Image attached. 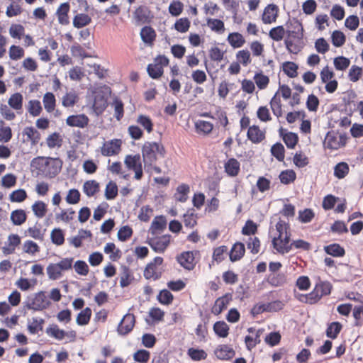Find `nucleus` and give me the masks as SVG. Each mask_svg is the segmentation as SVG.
I'll list each match as a JSON object with an SVG mask.
<instances>
[{"label":"nucleus","mask_w":363,"mask_h":363,"mask_svg":"<svg viewBox=\"0 0 363 363\" xmlns=\"http://www.w3.org/2000/svg\"><path fill=\"white\" fill-rule=\"evenodd\" d=\"M158 155L161 157H164L165 149L164 146L157 142H145L142 148V156L145 172H152V164L157 161Z\"/></svg>","instance_id":"obj_1"},{"label":"nucleus","mask_w":363,"mask_h":363,"mask_svg":"<svg viewBox=\"0 0 363 363\" xmlns=\"http://www.w3.org/2000/svg\"><path fill=\"white\" fill-rule=\"evenodd\" d=\"M298 31L287 30L288 38L285 39L284 43L287 50L292 54H298L303 48V27L301 23L297 22Z\"/></svg>","instance_id":"obj_2"},{"label":"nucleus","mask_w":363,"mask_h":363,"mask_svg":"<svg viewBox=\"0 0 363 363\" xmlns=\"http://www.w3.org/2000/svg\"><path fill=\"white\" fill-rule=\"evenodd\" d=\"M24 303L28 309L40 311L48 308L51 302L49 301L44 291H40L35 294L30 301L25 302Z\"/></svg>","instance_id":"obj_3"},{"label":"nucleus","mask_w":363,"mask_h":363,"mask_svg":"<svg viewBox=\"0 0 363 363\" xmlns=\"http://www.w3.org/2000/svg\"><path fill=\"white\" fill-rule=\"evenodd\" d=\"M62 164L63 162L59 157H47L43 176L49 179L55 178L61 172Z\"/></svg>","instance_id":"obj_4"},{"label":"nucleus","mask_w":363,"mask_h":363,"mask_svg":"<svg viewBox=\"0 0 363 363\" xmlns=\"http://www.w3.org/2000/svg\"><path fill=\"white\" fill-rule=\"evenodd\" d=\"M133 17L138 24H148L152 21L153 15L147 6L142 5L133 12Z\"/></svg>","instance_id":"obj_5"},{"label":"nucleus","mask_w":363,"mask_h":363,"mask_svg":"<svg viewBox=\"0 0 363 363\" xmlns=\"http://www.w3.org/2000/svg\"><path fill=\"white\" fill-rule=\"evenodd\" d=\"M135 323V318L133 314L127 313L125 314L122 320L120 321L117 332L121 335H126L130 333Z\"/></svg>","instance_id":"obj_6"},{"label":"nucleus","mask_w":363,"mask_h":363,"mask_svg":"<svg viewBox=\"0 0 363 363\" xmlns=\"http://www.w3.org/2000/svg\"><path fill=\"white\" fill-rule=\"evenodd\" d=\"M290 237L291 233L288 231H286L284 238H281V240L273 238V247L281 254L289 253L291 250V243L289 244Z\"/></svg>","instance_id":"obj_7"},{"label":"nucleus","mask_w":363,"mask_h":363,"mask_svg":"<svg viewBox=\"0 0 363 363\" xmlns=\"http://www.w3.org/2000/svg\"><path fill=\"white\" fill-rule=\"evenodd\" d=\"M195 257L192 251H186L177 257V262L186 270H192L195 267Z\"/></svg>","instance_id":"obj_8"},{"label":"nucleus","mask_w":363,"mask_h":363,"mask_svg":"<svg viewBox=\"0 0 363 363\" xmlns=\"http://www.w3.org/2000/svg\"><path fill=\"white\" fill-rule=\"evenodd\" d=\"M170 242V235H166L159 239H151L148 241L151 248L157 253H163Z\"/></svg>","instance_id":"obj_9"},{"label":"nucleus","mask_w":363,"mask_h":363,"mask_svg":"<svg viewBox=\"0 0 363 363\" xmlns=\"http://www.w3.org/2000/svg\"><path fill=\"white\" fill-rule=\"evenodd\" d=\"M89 119L85 114L71 115L67 117L66 123L71 127L84 128L87 126Z\"/></svg>","instance_id":"obj_10"},{"label":"nucleus","mask_w":363,"mask_h":363,"mask_svg":"<svg viewBox=\"0 0 363 363\" xmlns=\"http://www.w3.org/2000/svg\"><path fill=\"white\" fill-rule=\"evenodd\" d=\"M231 300L232 294L230 293H227L223 296L218 298L212 308V313L216 315L220 314L227 308Z\"/></svg>","instance_id":"obj_11"},{"label":"nucleus","mask_w":363,"mask_h":363,"mask_svg":"<svg viewBox=\"0 0 363 363\" xmlns=\"http://www.w3.org/2000/svg\"><path fill=\"white\" fill-rule=\"evenodd\" d=\"M278 6L271 4L267 5L263 12L262 21L264 24H270L276 21L278 12Z\"/></svg>","instance_id":"obj_12"},{"label":"nucleus","mask_w":363,"mask_h":363,"mask_svg":"<svg viewBox=\"0 0 363 363\" xmlns=\"http://www.w3.org/2000/svg\"><path fill=\"white\" fill-rule=\"evenodd\" d=\"M247 137L252 143L258 144L265 138V133L259 129L258 125H253L248 128Z\"/></svg>","instance_id":"obj_13"},{"label":"nucleus","mask_w":363,"mask_h":363,"mask_svg":"<svg viewBox=\"0 0 363 363\" xmlns=\"http://www.w3.org/2000/svg\"><path fill=\"white\" fill-rule=\"evenodd\" d=\"M121 140L118 139L111 140L108 145H104L101 148V154L104 156H111L118 154L121 150Z\"/></svg>","instance_id":"obj_14"},{"label":"nucleus","mask_w":363,"mask_h":363,"mask_svg":"<svg viewBox=\"0 0 363 363\" xmlns=\"http://www.w3.org/2000/svg\"><path fill=\"white\" fill-rule=\"evenodd\" d=\"M338 133L333 130L328 131L325 137L323 145L325 148L330 150H337L340 148V145L337 140Z\"/></svg>","instance_id":"obj_15"},{"label":"nucleus","mask_w":363,"mask_h":363,"mask_svg":"<svg viewBox=\"0 0 363 363\" xmlns=\"http://www.w3.org/2000/svg\"><path fill=\"white\" fill-rule=\"evenodd\" d=\"M108 106L107 97L97 93L94 99L93 108L97 114L102 113Z\"/></svg>","instance_id":"obj_16"},{"label":"nucleus","mask_w":363,"mask_h":363,"mask_svg":"<svg viewBox=\"0 0 363 363\" xmlns=\"http://www.w3.org/2000/svg\"><path fill=\"white\" fill-rule=\"evenodd\" d=\"M245 252V248L243 243L240 242L235 243L229 255L230 261L235 262L240 260L244 256Z\"/></svg>","instance_id":"obj_17"},{"label":"nucleus","mask_w":363,"mask_h":363,"mask_svg":"<svg viewBox=\"0 0 363 363\" xmlns=\"http://www.w3.org/2000/svg\"><path fill=\"white\" fill-rule=\"evenodd\" d=\"M215 354L220 359L228 360L235 356V352L233 349L228 345H223L216 350Z\"/></svg>","instance_id":"obj_18"},{"label":"nucleus","mask_w":363,"mask_h":363,"mask_svg":"<svg viewBox=\"0 0 363 363\" xmlns=\"http://www.w3.org/2000/svg\"><path fill=\"white\" fill-rule=\"evenodd\" d=\"M142 40L147 45H152L156 38L155 30L149 26H144L140 31Z\"/></svg>","instance_id":"obj_19"},{"label":"nucleus","mask_w":363,"mask_h":363,"mask_svg":"<svg viewBox=\"0 0 363 363\" xmlns=\"http://www.w3.org/2000/svg\"><path fill=\"white\" fill-rule=\"evenodd\" d=\"M189 192V186L186 184H181L177 187L176 192L174 194V198L179 202L184 203L188 199V194Z\"/></svg>","instance_id":"obj_20"},{"label":"nucleus","mask_w":363,"mask_h":363,"mask_svg":"<svg viewBox=\"0 0 363 363\" xmlns=\"http://www.w3.org/2000/svg\"><path fill=\"white\" fill-rule=\"evenodd\" d=\"M324 251L335 257H342L345 255V250L338 243H333L324 247Z\"/></svg>","instance_id":"obj_21"},{"label":"nucleus","mask_w":363,"mask_h":363,"mask_svg":"<svg viewBox=\"0 0 363 363\" xmlns=\"http://www.w3.org/2000/svg\"><path fill=\"white\" fill-rule=\"evenodd\" d=\"M240 162L235 158L229 159L225 163V171L230 177H235L240 172Z\"/></svg>","instance_id":"obj_22"},{"label":"nucleus","mask_w":363,"mask_h":363,"mask_svg":"<svg viewBox=\"0 0 363 363\" xmlns=\"http://www.w3.org/2000/svg\"><path fill=\"white\" fill-rule=\"evenodd\" d=\"M213 329L215 334L219 337L225 338L229 334V326L223 320L216 321L213 324Z\"/></svg>","instance_id":"obj_23"},{"label":"nucleus","mask_w":363,"mask_h":363,"mask_svg":"<svg viewBox=\"0 0 363 363\" xmlns=\"http://www.w3.org/2000/svg\"><path fill=\"white\" fill-rule=\"evenodd\" d=\"M99 191V184L95 180H88L83 184V191L88 196H94Z\"/></svg>","instance_id":"obj_24"},{"label":"nucleus","mask_w":363,"mask_h":363,"mask_svg":"<svg viewBox=\"0 0 363 363\" xmlns=\"http://www.w3.org/2000/svg\"><path fill=\"white\" fill-rule=\"evenodd\" d=\"M133 279V277L130 268L125 265L121 266L120 286L125 288L131 284Z\"/></svg>","instance_id":"obj_25"},{"label":"nucleus","mask_w":363,"mask_h":363,"mask_svg":"<svg viewBox=\"0 0 363 363\" xmlns=\"http://www.w3.org/2000/svg\"><path fill=\"white\" fill-rule=\"evenodd\" d=\"M91 22V18L86 13H78L73 18V26L77 28H82Z\"/></svg>","instance_id":"obj_26"},{"label":"nucleus","mask_w":363,"mask_h":363,"mask_svg":"<svg viewBox=\"0 0 363 363\" xmlns=\"http://www.w3.org/2000/svg\"><path fill=\"white\" fill-rule=\"evenodd\" d=\"M23 135L27 136L28 140H30L33 145H37L40 139V133L33 127L25 128Z\"/></svg>","instance_id":"obj_27"},{"label":"nucleus","mask_w":363,"mask_h":363,"mask_svg":"<svg viewBox=\"0 0 363 363\" xmlns=\"http://www.w3.org/2000/svg\"><path fill=\"white\" fill-rule=\"evenodd\" d=\"M167 226V219L164 216H156L152 222L151 224V233L152 235L155 234V230L162 231L166 228Z\"/></svg>","instance_id":"obj_28"},{"label":"nucleus","mask_w":363,"mask_h":363,"mask_svg":"<svg viewBox=\"0 0 363 363\" xmlns=\"http://www.w3.org/2000/svg\"><path fill=\"white\" fill-rule=\"evenodd\" d=\"M45 332L49 336L52 337L57 340H62L67 334V332L64 330L60 329L58 325L55 324L50 325L47 328Z\"/></svg>","instance_id":"obj_29"},{"label":"nucleus","mask_w":363,"mask_h":363,"mask_svg":"<svg viewBox=\"0 0 363 363\" xmlns=\"http://www.w3.org/2000/svg\"><path fill=\"white\" fill-rule=\"evenodd\" d=\"M227 40L233 48L242 47L245 42L243 36L240 33L236 32L230 33Z\"/></svg>","instance_id":"obj_30"},{"label":"nucleus","mask_w":363,"mask_h":363,"mask_svg":"<svg viewBox=\"0 0 363 363\" xmlns=\"http://www.w3.org/2000/svg\"><path fill=\"white\" fill-rule=\"evenodd\" d=\"M342 324L339 322H332L326 329V336L331 339H335L342 330Z\"/></svg>","instance_id":"obj_31"},{"label":"nucleus","mask_w":363,"mask_h":363,"mask_svg":"<svg viewBox=\"0 0 363 363\" xmlns=\"http://www.w3.org/2000/svg\"><path fill=\"white\" fill-rule=\"evenodd\" d=\"M47 157H37L33 158L30 162V167L38 171V175H43L44 169L45 168Z\"/></svg>","instance_id":"obj_32"},{"label":"nucleus","mask_w":363,"mask_h":363,"mask_svg":"<svg viewBox=\"0 0 363 363\" xmlns=\"http://www.w3.org/2000/svg\"><path fill=\"white\" fill-rule=\"evenodd\" d=\"M26 212L22 209L14 210L11 213V220L15 225H21L26 220Z\"/></svg>","instance_id":"obj_33"},{"label":"nucleus","mask_w":363,"mask_h":363,"mask_svg":"<svg viewBox=\"0 0 363 363\" xmlns=\"http://www.w3.org/2000/svg\"><path fill=\"white\" fill-rule=\"evenodd\" d=\"M286 276L283 273L269 274L267 277V282L272 286H280L286 282Z\"/></svg>","instance_id":"obj_34"},{"label":"nucleus","mask_w":363,"mask_h":363,"mask_svg":"<svg viewBox=\"0 0 363 363\" xmlns=\"http://www.w3.org/2000/svg\"><path fill=\"white\" fill-rule=\"evenodd\" d=\"M124 163L128 169L133 170L137 167L141 166L140 155L137 154L135 155H128L125 157Z\"/></svg>","instance_id":"obj_35"},{"label":"nucleus","mask_w":363,"mask_h":363,"mask_svg":"<svg viewBox=\"0 0 363 363\" xmlns=\"http://www.w3.org/2000/svg\"><path fill=\"white\" fill-rule=\"evenodd\" d=\"M43 104L45 109L51 113L54 111L56 104L55 95L52 92H47L43 96Z\"/></svg>","instance_id":"obj_36"},{"label":"nucleus","mask_w":363,"mask_h":363,"mask_svg":"<svg viewBox=\"0 0 363 363\" xmlns=\"http://www.w3.org/2000/svg\"><path fill=\"white\" fill-rule=\"evenodd\" d=\"M187 354L194 361L206 359L207 353L202 349L191 347L187 350Z\"/></svg>","instance_id":"obj_37"},{"label":"nucleus","mask_w":363,"mask_h":363,"mask_svg":"<svg viewBox=\"0 0 363 363\" xmlns=\"http://www.w3.org/2000/svg\"><path fill=\"white\" fill-rule=\"evenodd\" d=\"M349 165L345 162L337 163L334 167V175L338 179H343L349 172Z\"/></svg>","instance_id":"obj_38"},{"label":"nucleus","mask_w":363,"mask_h":363,"mask_svg":"<svg viewBox=\"0 0 363 363\" xmlns=\"http://www.w3.org/2000/svg\"><path fill=\"white\" fill-rule=\"evenodd\" d=\"M271 154L278 161L282 162L284 159L285 149L281 143H276L271 147Z\"/></svg>","instance_id":"obj_39"},{"label":"nucleus","mask_w":363,"mask_h":363,"mask_svg":"<svg viewBox=\"0 0 363 363\" xmlns=\"http://www.w3.org/2000/svg\"><path fill=\"white\" fill-rule=\"evenodd\" d=\"M91 316V310L90 308L86 307L81 312L79 313L77 317V323L79 325H87Z\"/></svg>","instance_id":"obj_40"},{"label":"nucleus","mask_w":363,"mask_h":363,"mask_svg":"<svg viewBox=\"0 0 363 363\" xmlns=\"http://www.w3.org/2000/svg\"><path fill=\"white\" fill-rule=\"evenodd\" d=\"M279 178L282 184H289L295 181L296 174L294 170L286 169L281 172Z\"/></svg>","instance_id":"obj_41"},{"label":"nucleus","mask_w":363,"mask_h":363,"mask_svg":"<svg viewBox=\"0 0 363 363\" xmlns=\"http://www.w3.org/2000/svg\"><path fill=\"white\" fill-rule=\"evenodd\" d=\"M207 26L214 32L223 33L225 30V26L223 21L216 18H208Z\"/></svg>","instance_id":"obj_42"},{"label":"nucleus","mask_w":363,"mask_h":363,"mask_svg":"<svg viewBox=\"0 0 363 363\" xmlns=\"http://www.w3.org/2000/svg\"><path fill=\"white\" fill-rule=\"evenodd\" d=\"M157 301L162 305L171 304L174 299L173 294L167 289H162L157 296Z\"/></svg>","instance_id":"obj_43"},{"label":"nucleus","mask_w":363,"mask_h":363,"mask_svg":"<svg viewBox=\"0 0 363 363\" xmlns=\"http://www.w3.org/2000/svg\"><path fill=\"white\" fill-rule=\"evenodd\" d=\"M149 76L153 79H157L162 77L164 70L162 66L155 64H149L147 67Z\"/></svg>","instance_id":"obj_44"},{"label":"nucleus","mask_w":363,"mask_h":363,"mask_svg":"<svg viewBox=\"0 0 363 363\" xmlns=\"http://www.w3.org/2000/svg\"><path fill=\"white\" fill-rule=\"evenodd\" d=\"M298 65L293 62H285L283 64V71L290 78H294L298 75Z\"/></svg>","instance_id":"obj_45"},{"label":"nucleus","mask_w":363,"mask_h":363,"mask_svg":"<svg viewBox=\"0 0 363 363\" xmlns=\"http://www.w3.org/2000/svg\"><path fill=\"white\" fill-rule=\"evenodd\" d=\"M283 141L289 149H294L298 142V135L295 133L288 132L283 136Z\"/></svg>","instance_id":"obj_46"},{"label":"nucleus","mask_w":363,"mask_h":363,"mask_svg":"<svg viewBox=\"0 0 363 363\" xmlns=\"http://www.w3.org/2000/svg\"><path fill=\"white\" fill-rule=\"evenodd\" d=\"M118 189L117 184L114 182L110 181L107 184L105 189L106 199L107 200L114 199L118 195Z\"/></svg>","instance_id":"obj_47"},{"label":"nucleus","mask_w":363,"mask_h":363,"mask_svg":"<svg viewBox=\"0 0 363 363\" xmlns=\"http://www.w3.org/2000/svg\"><path fill=\"white\" fill-rule=\"evenodd\" d=\"M52 242L56 245H62L65 242V234L62 229L54 228L50 235Z\"/></svg>","instance_id":"obj_48"},{"label":"nucleus","mask_w":363,"mask_h":363,"mask_svg":"<svg viewBox=\"0 0 363 363\" xmlns=\"http://www.w3.org/2000/svg\"><path fill=\"white\" fill-rule=\"evenodd\" d=\"M9 105L15 110L22 108L23 106V96L21 94L17 92L11 96L9 99Z\"/></svg>","instance_id":"obj_49"},{"label":"nucleus","mask_w":363,"mask_h":363,"mask_svg":"<svg viewBox=\"0 0 363 363\" xmlns=\"http://www.w3.org/2000/svg\"><path fill=\"white\" fill-rule=\"evenodd\" d=\"M332 43L335 47L342 46L346 40L345 35L340 30H334L331 35Z\"/></svg>","instance_id":"obj_50"},{"label":"nucleus","mask_w":363,"mask_h":363,"mask_svg":"<svg viewBox=\"0 0 363 363\" xmlns=\"http://www.w3.org/2000/svg\"><path fill=\"white\" fill-rule=\"evenodd\" d=\"M315 289L318 291L319 294L321 295V298L324 296L330 294L332 290V284L329 281H319L315 284Z\"/></svg>","instance_id":"obj_51"},{"label":"nucleus","mask_w":363,"mask_h":363,"mask_svg":"<svg viewBox=\"0 0 363 363\" xmlns=\"http://www.w3.org/2000/svg\"><path fill=\"white\" fill-rule=\"evenodd\" d=\"M47 274L50 279L51 280H57L60 279L62 274V271L59 269L58 266L54 263L50 264L47 267Z\"/></svg>","instance_id":"obj_52"},{"label":"nucleus","mask_w":363,"mask_h":363,"mask_svg":"<svg viewBox=\"0 0 363 363\" xmlns=\"http://www.w3.org/2000/svg\"><path fill=\"white\" fill-rule=\"evenodd\" d=\"M277 94H278V91L272 98V99L270 101V106H271L273 113L276 116L280 117L282 115V108H281L280 98L277 96Z\"/></svg>","instance_id":"obj_53"},{"label":"nucleus","mask_w":363,"mask_h":363,"mask_svg":"<svg viewBox=\"0 0 363 363\" xmlns=\"http://www.w3.org/2000/svg\"><path fill=\"white\" fill-rule=\"evenodd\" d=\"M32 209H33L34 214L38 218H43L46 214L47 206L43 201H37L32 206Z\"/></svg>","instance_id":"obj_54"},{"label":"nucleus","mask_w":363,"mask_h":363,"mask_svg":"<svg viewBox=\"0 0 363 363\" xmlns=\"http://www.w3.org/2000/svg\"><path fill=\"white\" fill-rule=\"evenodd\" d=\"M184 4L179 0L172 1L169 6V13L174 17L179 16L183 11Z\"/></svg>","instance_id":"obj_55"},{"label":"nucleus","mask_w":363,"mask_h":363,"mask_svg":"<svg viewBox=\"0 0 363 363\" xmlns=\"http://www.w3.org/2000/svg\"><path fill=\"white\" fill-rule=\"evenodd\" d=\"M285 30L282 26L272 28L269 33V36L274 41H280L283 39Z\"/></svg>","instance_id":"obj_56"},{"label":"nucleus","mask_w":363,"mask_h":363,"mask_svg":"<svg viewBox=\"0 0 363 363\" xmlns=\"http://www.w3.org/2000/svg\"><path fill=\"white\" fill-rule=\"evenodd\" d=\"M333 63L336 69L343 71L350 66V60L344 56H338L334 58Z\"/></svg>","instance_id":"obj_57"},{"label":"nucleus","mask_w":363,"mask_h":363,"mask_svg":"<svg viewBox=\"0 0 363 363\" xmlns=\"http://www.w3.org/2000/svg\"><path fill=\"white\" fill-rule=\"evenodd\" d=\"M195 127L198 133L208 134L212 131L213 125L210 122L199 120L195 123Z\"/></svg>","instance_id":"obj_58"},{"label":"nucleus","mask_w":363,"mask_h":363,"mask_svg":"<svg viewBox=\"0 0 363 363\" xmlns=\"http://www.w3.org/2000/svg\"><path fill=\"white\" fill-rule=\"evenodd\" d=\"M195 216L194 210L193 208L189 209L183 216L184 225L190 228L194 227L196 224Z\"/></svg>","instance_id":"obj_59"},{"label":"nucleus","mask_w":363,"mask_h":363,"mask_svg":"<svg viewBox=\"0 0 363 363\" xmlns=\"http://www.w3.org/2000/svg\"><path fill=\"white\" fill-rule=\"evenodd\" d=\"M281 338V334L279 333V332L274 331V332L269 333L266 336L264 341L268 345H269L271 347H274V346L277 345L280 342Z\"/></svg>","instance_id":"obj_60"},{"label":"nucleus","mask_w":363,"mask_h":363,"mask_svg":"<svg viewBox=\"0 0 363 363\" xmlns=\"http://www.w3.org/2000/svg\"><path fill=\"white\" fill-rule=\"evenodd\" d=\"M26 198L27 193L23 189L15 190L9 195V199L11 202H23Z\"/></svg>","instance_id":"obj_61"},{"label":"nucleus","mask_w":363,"mask_h":363,"mask_svg":"<svg viewBox=\"0 0 363 363\" xmlns=\"http://www.w3.org/2000/svg\"><path fill=\"white\" fill-rule=\"evenodd\" d=\"M255 82L259 89H265L269 82V79L262 72L256 73L254 76Z\"/></svg>","instance_id":"obj_62"},{"label":"nucleus","mask_w":363,"mask_h":363,"mask_svg":"<svg viewBox=\"0 0 363 363\" xmlns=\"http://www.w3.org/2000/svg\"><path fill=\"white\" fill-rule=\"evenodd\" d=\"M25 28L21 24H12L9 28V34L13 38L21 39L24 35Z\"/></svg>","instance_id":"obj_63"},{"label":"nucleus","mask_w":363,"mask_h":363,"mask_svg":"<svg viewBox=\"0 0 363 363\" xmlns=\"http://www.w3.org/2000/svg\"><path fill=\"white\" fill-rule=\"evenodd\" d=\"M190 21L187 18H181L176 21L174 28L180 33H186L190 27Z\"/></svg>","instance_id":"obj_64"}]
</instances>
